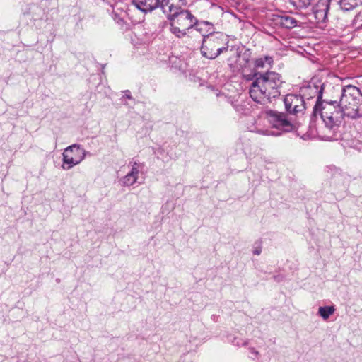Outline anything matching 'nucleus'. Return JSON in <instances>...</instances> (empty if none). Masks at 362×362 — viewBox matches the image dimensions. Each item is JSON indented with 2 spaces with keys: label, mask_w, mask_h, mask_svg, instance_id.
<instances>
[{
  "label": "nucleus",
  "mask_w": 362,
  "mask_h": 362,
  "mask_svg": "<svg viewBox=\"0 0 362 362\" xmlns=\"http://www.w3.org/2000/svg\"><path fill=\"white\" fill-rule=\"evenodd\" d=\"M129 165L130 170L119 180L121 185L124 187H129L136 183L141 169L140 164L136 162L130 163Z\"/></svg>",
  "instance_id": "9b49d317"
},
{
  "label": "nucleus",
  "mask_w": 362,
  "mask_h": 362,
  "mask_svg": "<svg viewBox=\"0 0 362 362\" xmlns=\"http://www.w3.org/2000/svg\"><path fill=\"white\" fill-rule=\"evenodd\" d=\"M331 0H319L317 4L313 8V15L315 19V23L319 24L325 23L327 20V16L329 9Z\"/></svg>",
  "instance_id": "9d476101"
},
{
  "label": "nucleus",
  "mask_w": 362,
  "mask_h": 362,
  "mask_svg": "<svg viewBox=\"0 0 362 362\" xmlns=\"http://www.w3.org/2000/svg\"><path fill=\"white\" fill-rule=\"evenodd\" d=\"M335 311L334 306H322L318 309V315L324 320H327Z\"/></svg>",
  "instance_id": "f3484780"
},
{
  "label": "nucleus",
  "mask_w": 362,
  "mask_h": 362,
  "mask_svg": "<svg viewBox=\"0 0 362 362\" xmlns=\"http://www.w3.org/2000/svg\"><path fill=\"white\" fill-rule=\"evenodd\" d=\"M341 86H333L329 81L322 83L320 81V95L318 102H315L313 107V115H320L322 120L327 124V120L332 118L333 111L338 103V99L341 98L342 93Z\"/></svg>",
  "instance_id": "7ed1b4c3"
},
{
  "label": "nucleus",
  "mask_w": 362,
  "mask_h": 362,
  "mask_svg": "<svg viewBox=\"0 0 362 362\" xmlns=\"http://www.w3.org/2000/svg\"><path fill=\"white\" fill-rule=\"evenodd\" d=\"M254 78L250 87V95L254 101L266 104L280 95L284 81L279 74L274 71L256 72Z\"/></svg>",
  "instance_id": "f03ea898"
},
{
  "label": "nucleus",
  "mask_w": 362,
  "mask_h": 362,
  "mask_svg": "<svg viewBox=\"0 0 362 362\" xmlns=\"http://www.w3.org/2000/svg\"><path fill=\"white\" fill-rule=\"evenodd\" d=\"M187 4V0H162L161 10L170 22L188 30L197 24V19L188 10L182 9Z\"/></svg>",
  "instance_id": "20e7f679"
},
{
  "label": "nucleus",
  "mask_w": 362,
  "mask_h": 362,
  "mask_svg": "<svg viewBox=\"0 0 362 362\" xmlns=\"http://www.w3.org/2000/svg\"><path fill=\"white\" fill-rule=\"evenodd\" d=\"M261 248H256L255 250H254L253 254L259 255L261 253Z\"/></svg>",
  "instance_id": "b1692460"
},
{
  "label": "nucleus",
  "mask_w": 362,
  "mask_h": 362,
  "mask_svg": "<svg viewBox=\"0 0 362 362\" xmlns=\"http://www.w3.org/2000/svg\"><path fill=\"white\" fill-rule=\"evenodd\" d=\"M334 110L332 118L327 120L325 126L330 134L325 136L328 140L341 139L339 128L346 117L356 119L362 116V94L360 89L352 85L344 87Z\"/></svg>",
  "instance_id": "f257e3e1"
},
{
  "label": "nucleus",
  "mask_w": 362,
  "mask_h": 362,
  "mask_svg": "<svg viewBox=\"0 0 362 362\" xmlns=\"http://www.w3.org/2000/svg\"><path fill=\"white\" fill-rule=\"evenodd\" d=\"M273 58L269 56L259 57L255 61V67L256 69L270 68L273 64Z\"/></svg>",
  "instance_id": "2eb2a0df"
},
{
  "label": "nucleus",
  "mask_w": 362,
  "mask_h": 362,
  "mask_svg": "<svg viewBox=\"0 0 362 362\" xmlns=\"http://www.w3.org/2000/svg\"><path fill=\"white\" fill-rule=\"evenodd\" d=\"M232 105L235 110H236V112L241 114H245L246 103L243 101L239 102L238 100H236L235 103H233Z\"/></svg>",
  "instance_id": "412c9836"
},
{
  "label": "nucleus",
  "mask_w": 362,
  "mask_h": 362,
  "mask_svg": "<svg viewBox=\"0 0 362 362\" xmlns=\"http://www.w3.org/2000/svg\"><path fill=\"white\" fill-rule=\"evenodd\" d=\"M276 21L281 26L288 29L297 26L298 24V21L293 17L288 15L279 16Z\"/></svg>",
  "instance_id": "ddd939ff"
},
{
  "label": "nucleus",
  "mask_w": 362,
  "mask_h": 362,
  "mask_svg": "<svg viewBox=\"0 0 362 362\" xmlns=\"http://www.w3.org/2000/svg\"><path fill=\"white\" fill-rule=\"evenodd\" d=\"M359 0H340L339 6L344 11H350L358 6Z\"/></svg>",
  "instance_id": "a211bd4d"
},
{
  "label": "nucleus",
  "mask_w": 362,
  "mask_h": 362,
  "mask_svg": "<svg viewBox=\"0 0 362 362\" xmlns=\"http://www.w3.org/2000/svg\"><path fill=\"white\" fill-rule=\"evenodd\" d=\"M33 8L34 10H35V9H38V7H37V6H33Z\"/></svg>",
  "instance_id": "a878e982"
},
{
  "label": "nucleus",
  "mask_w": 362,
  "mask_h": 362,
  "mask_svg": "<svg viewBox=\"0 0 362 362\" xmlns=\"http://www.w3.org/2000/svg\"><path fill=\"white\" fill-rule=\"evenodd\" d=\"M213 26V24L209 21H202L199 22L197 21V24H196L194 28L203 36V33L208 34L209 33H214Z\"/></svg>",
  "instance_id": "4468645a"
},
{
  "label": "nucleus",
  "mask_w": 362,
  "mask_h": 362,
  "mask_svg": "<svg viewBox=\"0 0 362 362\" xmlns=\"http://www.w3.org/2000/svg\"><path fill=\"white\" fill-rule=\"evenodd\" d=\"M250 354L252 355L250 357L252 359H255L258 357L259 352L255 348L249 349Z\"/></svg>",
  "instance_id": "5701e85b"
},
{
  "label": "nucleus",
  "mask_w": 362,
  "mask_h": 362,
  "mask_svg": "<svg viewBox=\"0 0 362 362\" xmlns=\"http://www.w3.org/2000/svg\"><path fill=\"white\" fill-rule=\"evenodd\" d=\"M266 115L272 128L276 130L267 129L264 132V134L276 136L283 132H288L294 129V125L288 119L285 113L269 110L266 112Z\"/></svg>",
  "instance_id": "423d86ee"
},
{
  "label": "nucleus",
  "mask_w": 362,
  "mask_h": 362,
  "mask_svg": "<svg viewBox=\"0 0 362 362\" xmlns=\"http://www.w3.org/2000/svg\"><path fill=\"white\" fill-rule=\"evenodd\" d=\"M86 153V151L78 144H73L66 147L62 153V168L68 170L79 164L85 158Z\"/></svg>",
  "instance_id": "0eeeda50"
},
{
  "label": "nucleus",
  "mask_w": 362,
  "mask_h": 362,
  "mask_svg": "<svg viewBox=\"0 0 362 362\" xmlns=\"http://www.w3.org/2000/svg\"><path fill=\"white\" fill-rule=\"evenodd\" d=\"M125 97L129 98V99H131L132 98V96L130 95V92L129 90H127L126 91V94H125Z\"/></svg>",
  "instance_id": "393cba45"
},
{
  "label": "nucleus",
  "mask_w": 362,
  "mask_h": 362,
  "mask_svg": "<svg viewBox=\"0 0 362 362\" xmlns=\"http://www.w3.org/2000/svg\"><path fill=\"white\" fill-rule=\"evenodd\" d=\"M170 31L178 38H182L187 35V30L177 25L175 22H170Z\"/></svg>",
  "instance_id": "dca6fc26"
},
{
  "label": "nucleus",
  "mask_w": 362,
  "mask_h": 362,
  "mask_svg": "<svg viewBox=\"0 0 362 362\" xmlns=\"http://www.w3.org/2000/svg\"><path fill=\"white\" fill-rule=\"evenodd\" d=\"M284 102L286 111L293 115L303 112L307 105V102L304 100L300 94H288Z\"/></svg>",
  "instance_id": "6e6552de"
},
{
  "label": "nucleus",
  "mask_w": 362,
  "mask_h": 362,
  "mask_svg": "<svg viewBox=\"0 0 362 362\" xmlns=\"http://www.w3.org/2000/svg\"><path fill=\"white\" fill-rule=\"evenodd\" d=\"M362 14L361 13H359L357 16H356L353 23L356 26V28H359L362 26V20H360V18L361 17Z\"/></svg>",
  "instance_id": "4be33fe9"
},
{
  "label": "nucleus",
  "mask_w": 362,
  "mask_h": 362,
  "mask_svg": "<svg viewBox=\"0 0 362 362\" xmlns=\"http://www.w3.org/2000/svg\"><path fill=\"white\" fill-rule=\"evenodd\" d=\"M228 341L236 346H245L247 344L245 340L232 335L228 337Z\"/></svg>",
  "instance_id": "aec40b11"
},
{
  "label": "nucleus",
  "mask_w": 362,
  "mask_h": 362,
  "mask_svg": "<svg viewBox=\"0 0 362 362\" xmlns=\"http://www.w3.org/2000/svg\"><path fill=\"white\" fill-rule=\"evenodd\" d=\"M291 4L298 9L306 8L310 6L315 0H289Z\"/></svg>",
  "instance_id": "6ab92c4d"
},
{
  "label": "nucleus",
  "mask_w": 362,
  "mask_h": 362,
  "mask_svg": "<svg viewBox=\"0 0 362 362\" xmlns=\"http://www.w3.org/2000/svg\"><path fill=\"white\" fill-rule=\"evenodd\" d=\"M300 94L305 102L315 97L317 98L316 102H318L320 95V81L315 78L312 79L308 85L300 88Z\"/></svg>",
  "instance_id": "1a4fd4ad"
},
{
  "label": "nucleus",
  "mask_w": 362,
  "mask_h": 362,
  "mask_svg": "<svg viewBox=\"0 0 362 362\" xmlns=\"http://www.w3.org/2000/svg\"><path fill=\"white\" fill-rule=\"evenodd\" d=\"M228 49V36L223 33H203L201 46L202 55L209 59H214Z\"/></svg>",
  "instance_id": "39448f33"
},
{
  "label": "nucleus",
  "mask_w": 362,
  "mask_h": 362,
  "mask_svg": "<svg viewBox=\"0 0 362 362\" xmlns=\"http://www.w3.org/2000/svg\"><path fill=\"white\" fill-rule=\"evenodd\" d=\"M161 1L160 0H132V4L137 9L146 13L160 7L161 8Z\"/></svg>",
  "instance_id": "f8f14e48"
}]
</instances>
